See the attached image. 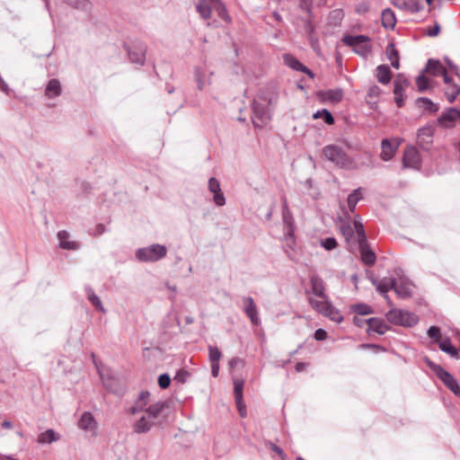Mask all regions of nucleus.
Instances as JSON below:
<instances>
[{"label": "nucleus", "instance_id": "aec40b11", "mask_svg": "<svg viewBox=\"0 0 460 460\" xmlns=\"http://www.w3.org/2000/svg\"><path fill=\"white\" fill-rule=\"evenodd\" d=\"M78 426L80 429L86 432H90L93 435L96 434L97 423L93 416V414L89 411H85L82 414Z\"/></svg>", "mask_w": 460, "mask_h": 460}, {"label": "nucleus", "instance_id": "37998d69", "mask_svg": "<svg viewBox=\"0 0 460 460\" xmlns=\"http://www.w3.org/2000/svg\"><path fill=\"white\" fill-rule=\"evenodd\" d=\"M321 118L323 119L324 122L327 125L334 124V118H333L332 114L331 113V111L327 109L318 110L313 114V119H318Z\"/></svg>", "mask_w": 460, "mask_h": 460}, {"label": "nucleus", "instance_id": "69168bd1", "mask_svg": "<svg viewBox=\"0 0 460 460\" xmlns=\"http://www.w3.org/2000/svg\"><path fill=\"white\" fill-rule=\"evenodd\" d=\"M439 31H440V25L438 22H435L434 27L431 29H429L427 31V35H429V37H435V36L438 35Z\"/></svg>", "mask_w": 460, "mask_h": 460}, {"label": "nucleus", "instance_id": "5701e85b", "mask_svg": "<svg viewBox=\"0 0 460 460\" xmlns=\"http://www.w3.org/2000/svg\"><path fill=\"white\" fill-rule=\"evenodd\" d=\"M149 396H150V393L148 391H142L138 394L137 400L135 401L132 407L128 410V411L131 414H137V413L142 412V411L146 412Z\"/></svg>", "mask_w": 460, "mask_h": 460}, {"label": "nucleus", "instance_id": "a211bd4d", "mask_svg": "<svg viewBox=\"0 0 460 460\" xmlns=\"http://www.w3.org/2000/svg\"><path fill=\"white\" fill-rule=\"evenodd\" d=\"M283 59L285 64L292 68L293 70L302 72L307 75H309L311 78L314 77V73L306 67L305 65H303L296 58H295L291 54H285L283 56Z\"/></svg>", "mask_w": 460, "mask_h": 460}, {"label": "nucleus", "instance_id": "a19ab883", "mask_svg": "<svg viewBox=\"0 0 460 460\" xmlns=\"http://www.w3.org/2000/svg\"><path fill=\"white\" fill-rule=\"evenodd\" d=\"M194 76L199 90H203L207 84H210V78H207L206 73L201 67L195 68Z\"/></svg>", "mask_w": 460, "mask_h": 460}, {"label": "nucleus", "instance_id": "bb28decb", "mask_svg": "<svg viewBox=\"0 0 460 460\" xmlns=\"http://www.w3.org/2000/svg\"><path fill=\"white\" fill-rule=\"evenodd\" d=\"M394 279H387L383 278L378 280L374 281V286L376 287V291H378L389 302V296H387V292L390 289H393Z\"/></svg>", "mask_w": 460, "mask_h": 460}, {"label": "nucleus", "instance_id": "f8f14e48", "mask_svg": "<svg viewBox=\"0 0 460 460\" xmlns=\"http://www.w3.org/2000/svg\"><path fill=\"white\" fill-rule=\"evenodd\" d=\"M351 222L352 220L350 216H348L347 219H344L342 217L338 218L339 230L349 245L356 244L355 234L354 229L351 226Z\"/></svg>", "mask_w": 460, "mask_h": 460}, {"label": "nucleus", "instance_id": "dca6fc26", "mask_svg": "<svg viewBox=\"0 0 460 460\" xmlns=\"http://www.w3.org/2000/svg\"><path fill=\"white\" fill-rule=\"evenodd\" d=\"M392 3L395 7L411 13H419L423 9L420 0H392Z\"/></svg>", "mask_w": 460, "mask_h": 460}, {"label": "nucleus", "instance_id": "774afa93", "mask_svg": "<svg viewBox=\"0 0 460 460\" xmlns=\"http://www.w3.org/2000/svg\"><path fill=\"white\" fill-rule=\"evenodd\" d=\"M107 232V229L103 224H98L93 233L94 236H99L103 233Z\"/></svg>", "mask_w": 460, "mask_h": 460}, {"label": "nucleus", "instance_id": "f3484780", "mask_svg": "<svg viewBox=\"0 0 460 460\" xmlns=\"http://www.w3.org/2000/svg\"><path fill=\"white\" fill-rule=\"evenodd\" d=\"M357 245L360 253L361 261L367 266L374 265L376 256L375 252L370 249L367 241L357 243Z\"/></svg>", "mask_w": 460, "mask_h": 460}, {"label": "nucleus", "instance_id": "b1692460", "mask_svg": "<svg viewBox=\"0 0 460 460\" xmlns=\"http://www.w3.org/2000/svg\"><path fill=\"white\" fill-rule=\"evenodd\" d=\"M366 322L368 325L367 332H375L382 335L390 329L383 319L377 317L369 318Z\"/></svg>", "mask_w": 460, "mask_h": 460}, {"label": "nucleus", "instance_id": "bf43d9fd", "mask_svg": "<svg viewBox=\"0 0 460 460\" xmlns=\"http://www.w3.org/2000/svg\"><path fill=\"white\" fill-rule=\"evenodd\" d=\"M170 384H171V376L164 373V374H162L159 376L158 377V385L162 388V389H166L170 386Z\"/></svg>", "mask_w": 460, "mask_h": 460}, {"label": "nucleus", "instance_id": "5fc2aeb1", "mask_svg": "<svg viewBox=\"0 0 460 460\" xmlns=\"http://www.w3.org/2000/svg\"><path fill=\"white\" fill-rule=\"evenodd\" d=\"M214 4H217V12L218 13V16L225 21H228L230 18L227 13L226 5L222 2H220V0H218V2L214 3Z\"/></svg>", "mask_w": 460, "mask_h": 460}, {"label": "nucleus", "instance_id": "39448f33", "mask_svg": "<svg viewBox=\"0 0 460 460\" xmlns=\"http://www.w3.org/2000/svg\"><path fill=\"white\" fill-rule=\"evenodd\" d=\"M425 362L431 371L443 382V384L456 395L460 394V386L456 379L440 365H438L426 358Z\"/></svg>", "mask_w": 460, "mask_h": 460}, {"label": "nucleus", "instance_id": "c03bdc74", "mask_svg": "<svg viewBox=\"0 0 460 460\" xmlns=\"http://www.w3.org/2000/svg\"><path fill=\"white\" fill-rule=\"evenodd\" d=\"M460 93V86L456 84H449L445 89V96L447 100L452 103Z\"/></svg>", "mask_w": 460, "mask_h": 460}, {"label": "nucleus", "instance_id": "7ed1b4c3", "mask_svg": "<svg viewBox=\"0 0 460 460\" xmlns=\"http://www.w3.org/2000/svg\"><path fill=\"white\" fill-rule=\"evenodd\" d=\"M167 254L165 245L154 243L146 247L138 248L135 256L141 262H155L164 259Z\"/></svg>", "mask_w": 460, "mask_h": 460}, {"label": "nucleus", "instance_id": "423d86ee", "mask_svg": "<svg viewBox=\"0 0 460 460\" xmlns=\"http://www.w3.org/2000/svg\"><path fill=\"white\" fill-rule=\"evenodd\" d=\"M309 304L319 314L328 317L330 320L341 323L343 321V316L340 313V311L334 307L330 301L328 300H317L313 297L308 298Z\"/></svg>", "mask_w": 460, "mask_h": 460}, {"label": "nucleus", "instance_id": "72a5a7b5", "mask_svg": "<svg viewBox=\"0 0 460 460\" xmlns=\"http://www.w3.org/2000/svg\"><path fill=\"white\" fill-rule=\"evenodd\" d=\"M85 295L87 296V299L91 302V304L95 307L96 310L106 313L105 308L102 305V303L100 299V297L95 294L94 290L90 286L84 287Z\"/></svg>", "mask_w": 460, "mask_h": 460}, {"label": "nucleus", "instance_id": "f257e3e1", "mask_svg": "<svg viewBox=\"0 0 460 460\" xmlns=\"http://www.w3.org/2000/svg\"><path fill=\"white\" fill-rule=\"evenodd\" d=\"M278 94L272 89L260 90L252 102V123L255 128H262L271 118V107L277 104Z\"/></svg>", "mask_w": 460, "mask_h": 460}, {"label": "nucleus", "instance_id": "1a4fd4ad", "mask_svg": "<svg viewBox=\"0 0 460 460\" xmlns=\"http://www.w3.org/2000/svg\"><path fill=\"white\" fill-rule=\"evenodd\" d=\"M282 219H283L285 226H287V233L285 234L286 239L288 241L290 240L294 243L295 242V236H294L295 220H294L293 215L288 208L286 199H283V200H282Z\"/></svg>", "mask_w": 460, "mask_h": 460}, {"label": "nucleus", "instance_id": "ea45409f", "mask_svg": "<svg viewBox=\"0 0 460 460\" xmlns=\"http://www.w3.org/2000/svg\"><path fill=\"white\" fill-rule=\"evenodd\" d=\"M342 41L347 46L356 48V47H359L363 43L368 41V38L364 35H357V36L345 35L342 38Z\"/></svg>", "mask_w": 460, "mask_h": 460}, {"label": "nucleus", "instance_id": "473e14b6", "mask_svg": "<svg viewBox=\"0 0 460 460\" xmlns=\"http://www.w3.org/2000/svg\"><path fill=\"white\" fill-rule=\"evenodd\" d=\"M447 69L442 63L438 59L430 58L428 60L424 71L431 74L434 76L441 75Z\"/></svg>", "mask_w": 460, "mask_h": 460}, {"label": "nucleus", "instance_id": "393cba45", "mask_svg": "<svg viewBox=\"0 0 460 460\" xmlns=\"http://www.w3.org/2000/svg\"><path fill=\"white\" fill-rule=\"evenodd\" d=\"M98 372H99V375L102 381L103 385L105 386V388L108 391H110L113 394H119L120 392L119 387V382L115 377H113L112 376H111L108 373L107 374L103 373L100 369H98Z\"/></svg>", "mask_w": 460, "mask_h": 460}, {"label": "nucleus", "instance_id": "49530a36", "mask_svg": "<svg viewBox=\"0 0 460 460\" xmlns=\"http://www.w3.org/2000/svg\"><path fill=\"white\" fill-rule=\"evenodd\" d=\"M416 84L419 92H424L429 87V79L424 75H420L416 78Z\"/></svg>", "mask_w": 460, "mask_h": 460}, {"label": "nucleus", "instance_id": "0e129e2a", "mask_svg": "<svg viewBox=\"0 0 460 460\" xmlns=\"http://www.w3.org/2000/svg\"><path fill=\"white\" fill-rule=\"evenodd\" d=\"M327 338V332L325 330L319 328L314 332V339L316 341H324Z\"/></svg>", "mask_w": 460, "mask_h": 460}, {"label": "nucleus", "instance_id": "09e8293b", "mask_svg": "<svg viewBox=\"0 0 460 460\" xmlns=\"http://www.w3.org/2000/svg\"><path fill=\"white\" fill-rule=\"evenodd\" d=\"M243 379H234V399H243Z\"/></svg>", "mask_w": 460, "mask_h": 460}, {"label": "nucleus", "instance_id": "f704fd0d", "mask_svg": "<svg viewBox=\"0 0 460 460\" xmlns=\"http://www.w3.org/2000/svg\"><path fill=\"white\" fill-rule=\"evenodd\" d=\"M60 438V435L57 433L54 429H49L44 432L39 434L37 438V442L41 445L50 444L52 442L58 441Z\"/></svg>", "mask_w": 460, "mask_h": 460}, {"label": "nucleus", "instance_id": "3c124183", "mask_svg": "<svg viewBox=\"0 0 460 460\" xmlns=\"http://www.w3.org/2000/svg\"><path fill=\"white\" fill-rule=\"evenodd\" d=\"M190 376V374L189 373V371L181 368L176 372L173 379L176 383L184 384L187 382Z\"/></svg>", "mask_w": 460, "mask_h": 460}, {"label": "nucleus", "instance_id": "c9c22d12", "mask_svg": "<svg viewBox=\"0 0 460 460\" xmlns=\"http://www.w3.org/2000/svg\"><path fill=\"white\" fill-rule=\"evenodd\" d=\"M381 22L385 29L393 30L396 24L394 12L391 8L385 9L381 14Z\"/></svg>", "mask_w": 460, "mask_h": 460}, {"label": "nucleus", "instance_id": "864d4df0", "mask_svg": "<svg viewBox=\"0 0 460 460\" xmlns=\"http://www.w3.org/2000/svg\"><path fill=\"white\" fill-rule=\"evenodd\" d=\"M208 352L209 360L211 363L219 362L222 354L217 347L209 346Z\"/></svg>", "mask_w": 460, "mask_h": 460}, {"label": "nucleus", "instance_id": "338daca9", "mask_svg": "<svg viewBox=\"0 0 460 460\" xmlns=\"http://www.w3.org/2000/svg\"><path fill=\"white\" fill-rule=\"evenodd\" d=\"M305 30L306 33L309 35L310 39H312V35L314 31V27L310 20H306L305 22Z\"/></svg>", "mask_w": 460, "mask_h": 460}, {"label": "nucleus", "instance_id": "6e6552de", "mask_svg": "<svg viewBox=\"0 0 460 460\" xmlns=\"http://www.w3.org/2000/svg\"><path fill=\"white\" fill-rule=\"evenodd\" d=\"M421 158L419 151L414 146H407L403 153L402 167L419 170Z\"/></svg>", "mask_w": 460, "mask_h": 460}, {"label": "nucleus", "instance_id": "2eb2a0df", "mask_svg": "<svg viewBox=\"0 0 460 460\" xmlns=\"http://www.w3.org/2000/svg\"><path fill=\"white\" fill-rule=\"evenodd\" d=\"M312 293L321 298V300H328L329 297L325 294V283L323 279L317 274H313L309 278Z\"/></svg>", "mask_w": 460, "mask_h": 460}, {"label": "nucleus", "instance_id": "4be33fe9", "mask_svg": "<svg viewBox=\"0 0 460 460\" xmlns=\"http://www.w3.org/2000/svg\"><path fill=\"white\" fill-rule=\"evenodd\" d=\"M155 425L156 422L149 419L148 416L145 413L135 422L133 430L137 434H144L150 431L151 429Z\"/></svg>", "mask_w": 460, "mask_h": 460}, {"label": "nucleus", "instance_id": "58836bf2", "mask_svg": "<svg viewBox=\"0 0 460 460\" xmlns=\"http://www.w3.org/2000/svg\"><path fill=\"white\" fill-rule=\"evenodd\" d=\"M323 101L331 102L332 103L339 102L343 97V92L341 89H332L321 93Z\"/></svg>", "mask_w": 460, "mask_h": 460}, {"label": "nucleus", "instance_id": "0eeeda50", "mask_svg": "<svg viewBox=\"0 0 460 460\" xmlns=\"http://www.w3.org/2000/svg\"><path fill=\"white\" fill-rule=\"evenodd\" d=\"M435 126L427 124L418 129L417 143L422 150L428 151L433 143Z\"/></svg>", "mask_w": 460, "mask_h": 460}, {"label": "nucleus", "instance_id": "a18cd8bd", "mask_svg": "<svg viewBox=\"0 0 460 460\" xmlns=\"http://www.w3.org/2000/svg\"><path fill=\"white\" fill-rule=\"evenodd\" d=\"M351 310L358 315H367L373 313L372 307L364 303L351 305Z\"/></svg>", "mask_w": 460, "mask_h": 460}, {"label": "nucleus", "instance_id": "c756f323", "mask_svg": "<svg viewBox=\"0 0 460 460\" xmlns=\"http://www.w3.org/2000/svg\"><path fill=\"white\" fill-rule=\"evenodd\" d=\"M354 234L356 239V244L367 241V234L364 229V226L361 222V218L358 215L354 216L353 219Z\"/></svg>", "mask_w": 460, "mask_h": 460}, {"label": "nucleus", "instance_id": "4c0bfd02", "mask_svg": "<svg viewBox=\"0 0 460 460\" xmlns=\"http://www.w3.org/2000/svg\"><path fill=\"white\" fill-rule=\"evenodd\" d=\"M385 54H386L387 58L391 62V66L394 68L398 69L400 67V58H399V53L395 48V45L393 42L389 43L386 46Z\"/></svg>", "mask_w": 460, "mask_h": 460}, {"label": "nucleus", "instance_id": "6e6d98bb", "mask_svg": "<svg viewBox=\"0 0 460 460\" xmlns=\"http://www.w3.org/2000/svg\"><path fill=\"white\" fill-rule=\"evenodd\" d=\"M68 4L74 6L76 9L86 10L89 6L87 0H64Z\"/></svg>", "mask_w": 460, "mask_h": 460}, {"label": "nucleus", "instance_id": "9b49d317", "mask_svg": "<svg viewBox=\"0 0 460 460\" xmlns=\"http://www.w3.org/2000/svg\"><path fill=\"white\" fill-rule=\"evenodd\" d=\"M243 310L250 319L252 325L258 326L261 323L257 305L252 296H244L243 298Z\"/></svg>", "mask_w": 460, "mask_h": 460}, {"label": "nucleus", "instance_id": "e433bc0d", "mask_svg": "<svg viewBox=\"0 0 460 460\" xmlns=\"http://www.w3.org/2000/svg\"><path fill=\"white\" fill-rule=\"evenodd\" d=\"M376 71V76L380 84H387L390 83L392 73L390 67L387 65L377 66Z\"/></svg>", "mask_w": 460, "mask_h": 460}, {"label": "nucleus", "instance_id": "ddd939ff", "mask_svg": "<svg viewBox=\"0 0 460 460\" xmlns=\"http://www.w3.org/2000/svg\"><path fill=\"white\" fill-rule=\"evenodd\" d=\"M399 146L400 142L396 139L384 138L381 142L380 158L385 162L390 161L394 156Z\"/></svg>", "mask_w": 460, "mask_h": 460}, {"label": "nucleus", "instance_id": "7c9ffc66", "mask_svg": "<svg viewBox=\"0 0 460 460\" xmlns=\"http://www.w3.org/2000/svg\"><path fill=\"white\" fill-rule=\"evenodd\" d=\"M68 237H69V234L66 231H65V230L58 231V238L59 240L60 248L65 249V250H71V251L78 250L79 249L78 243L74 242V241H68Z\"/></svg>", "mask_w": 460, "mask_h": 460}, {"label": "nucleus", "instance_id": "052dcab7", "mask_svg": "<svg viewBox=\"0 0 460 460\" xmlns=\"http://www.w3.org/2000/svg\"><path fill=\"white\" fill-rule=\"evenodd\" d=\"M213 201L218 207H223L226 205V201L222 190L213 194Z\"/></svg>", "mask_w": 460, "mask_h": 460}, {"label": "nucleus", "instance_id": "79ce46f5", "mask_svg": "<svg viewBox=\"0 0 460 460\" xmlns=\"http://www.w3.org/2000/svg\"><path fill=\"white\" fill-rule=\"evenodd\" d=\"M362 199L361 189L358 188L354 190L347 199L348 209L349 212L354 213L358 202Z\"/></svg>", "mask_w": 460, "mask_h": 460}, {"label": "nucleus", "instance_id": "e2e57ef3", "mask_svg": "<svg viewBox=\"0 0 460 460\" xmlns=\"http://www.w3.org/2000/svg\"><path fill=\"white\" fill-rule=\"evenodd\" d=\"M234 400H235L236 407L238 409V411H239L241 417H243V418L246 417V415H247L246 407L243 403V399H240V400L234 399Z\"/></svg>", "mask_w": 460, "mask_h": 460}, {"label": "nucleus", "instance_id": "de8ad7c7", "mask_svg": "<svg viewBox=\"0 0 460 460\" xmlns=\"http://www.w3.org/2000/svg\"><path fill=\"white\" fill-rule=\"evenodd\" d=\"M404 89L399 88V86L396 85V87H394V102L396 105L401 108L404 105Z\"/></svg>", "mask_w": 460, "mask_h": 460}, {"label": "nucleus", "instance_id": "6ab92c4d", "mask_svg": "<svg viewBox=\"0 0 460 460\" xmlns=\"http://www.w3.org/2000/svg\"><path fill=\"white\" fill-rule=\"evenodd\" d=\"M393 290L400 298H408L412 295L411 283L404 279H394Z\"/></svg>", "mask_w": 460, "mask_h": 460}, {"label": "nucleus", "instance_id": "680f3d73", "mask_svg": "<svg viewBox=\"0 0 460 460\" xmlns=\"http://www.w3.org/2000/svg\"><path fill=\"white\" fill-rule=\"evenodd\" d=\"M369 10V4L367 2H361L356 4L355 6V12L358 14H365Z\"/></svg>", "mask_w": 460, "mask_h": 460}, {"label": "nucleus", "instance_id": "2f4dec72", "mask_svg": "<svg viewBox=\"0 0 460 460\" xmlns=\"http://www.w3.org/2000/svg\"><path fill=\"white\" fill-rule=\"evenodd\" d=\"M415 103L418 107L422 108L424 111L430 114L436 113L439 110V105L427 97L417 98Z\"/></svg>", "mask_w": 460, "mask_h": 460}, {"label": "nucleus", "instance_id": "8fccbe9b", "mask_svg": "<svg viewBox=\"0 0 460 460\" xmlns=\"http://www.w3.org/2000/svg\"><path fill=\"white\" fill-rule=\"evenodd\" d=\"M321 245L326 251H332L338 246V243L334 237H327L325 239L321 240Z\"/></svg>", "mask_w": 460, "mask_h": 460}, {"label": "nucleus", "instance_id": "f03ea898", "mask_svg": "<svg viewBox=\"0 0 460 460\" xmlns=\"http://www.w3.org/2000/svg\"><path fill=\"white\" fill-rule=\"evenodd\" d=\"M323 156L341 169L356 170L358 168L356 162L346 151L340 146L331 144L323 148Z\"/></svg>", "mask_w": 460, "mask_h": 460}, {"label": "nucleus", "instance_id": "13d9d810", "mask_svg": "<svg viewBox=\"0 0 460 460\" xmlns=\"http://www.w3.org/2000/svg\"><path fill=\"white\" fill-rule=\"evenodd\" d=\"M396 85L399 86V88L405 90V88L409 85V81L403 75L398 74L394 81V87H396Z\"/></svg>", "mask_w": 460, "mask_h": 460}, {"label": "nucleus", "instance_id": "412c9836", "mask_svg": "<svg viewBox=\"0 0 460 460\" xmlns=\"http://www.w3.org/2000/svg\"><path fill=\"white\" fill-rule=\"evenodd\" d=\"M62 94V85L58 79H50L45 87L44 95L47 99H56Z\"/></svg>", "mask_w": 460, "mask_h": 460}, {"label": "nucleus", "instance_id": "4d7b16f0", "mask_svg": "<svg viewBox=\"0 0 460 460\" xmlns=\"http://www.w3.org/2000/svg\"><path fill=\"white\" fill-rule=\"evenodd\" d=\"M208 190L215 194L217 192H219L221 191V186H220V182L218 181V180L215 177H211L209 180H208Z\"/></svg>", "mask_w": 460, "mask_h": 460}, {"label": "nucleus", "instance_id": "c85d7f7f", "mask_svg": "<svg viewBox=\"0 0 460 460\" xmlns=\"http://www.w3.org/2000/svg\"><path fill=\"white\" fill-rule=\"evenodd\" d=\"M165 402L158 401L147 406L145 413L148 416L149 419L157 423V419L164 411V409L165 408Z\"/></svg>", "mask_w": 460, "mask_h": 460}, {"label": "nucleus", "instance_id": "9d476101", "mask_svg": "<svg viewBox=\"0 0 460 460\" xmlns=\"http://www.w3.org/2000/svg\"><path fill=\"white\" fill-rule=\"evenodd\" d=\"M146 46L143 42H136L128 49L129 60L139 66H143L146 59Z\"/></svg>", "mask_w": 460, "mask_h": 460}, {"label": "nucleus", "instance_id": "4468645a", "mask_svg": "<svg viewBox=\"0 0 460 460\" xmlns=\"http://www.w3.org/2000/svg\"><path fill=\"white\" fill-rule=\"evenodd\" d=\"M460 119V111L456 108H448L438 118V124L445 128L453 127L456 120Z\"/></svg>", "mask_w": 460, "mask_h": 460}, {"label": "nucleus", "instance_id": "cd10ccee", "mask_svg": "<svg viewBox=\"0 0 460 460\" xmlns=\"http://www.w3.org/2000/svg\"><path fill=\"white\" fill-rule=\"evenodd\" d=\"M439 349L448 354L455 359L460 358L459 350L452 345V342L448 337H444L441 341H438Z\"/></svg>", "mask_w": 460, "mask_h": 460}, {"label": "nucleus", "instance_id": "603ef678", "mask_svg": "<svg viewBox=\"0 0 460 460\" xmlns=\"http://www.w3.org/2000/svg\"><path fill=\"white\" fill-rule=\"evenodd\" d=\"M428 335L430 339L434 340L438 344V341H441L443 338H441V332L440 329L438 326H430L428 329Z\"/></svg>", "mask_w": 460, "mask_h": 460}, {"label": "nucleus", "instance_id": "20e7f679", "mask_svg": "<svg viewBox=\"0 0 460 460\" xmlns=\"http://www.w3.org/2000/svg\"><path fill=\"white\" fill-rule=\"evenodd\" d=\"M385 317L390 323L404 327H412L419 322V318L414 313L398 308L389 310Z\"/></svg>", "mask_w": 460, "mask_h": 460}, {"label": "nucleus", "instance_id": "a878e982", "mask_svg": "<svg viewBox=\"0 0 460 460\" xmlns=\"http://www.w3.org/2000/svg\"><path fill=\"white\" fill-rule=\"evenodd\" d=\"M218 0H199L196 4V11L203 20H208L211 16L212 5Z\"/></svg>", "mask_w": 460, "mask_h": 460}]
</instances>
